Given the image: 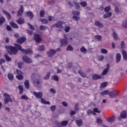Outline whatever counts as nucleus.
Wrapping results in <instances>:
<instances>
[{"label":"nucleus","mask_w":127,"mask_h":127,"mask_svg":"<svg viewBox=\"0 0 127 127\" xmlns=\"http://www.w3.org/2000/svg\"><path fill=\"white\" fill-rule=\"evenodd\" d=\"M5 48L7 49V51L9 54L10 55H13L14 54H16L17 52H18V51L16 48H15L14 47H12L11 46H5Z\"/></svg>","instance_id":"1"},{"label":"nucleus","mask_w":127,"mask_h":127,"mask_svg":"<svg viewBox=\"0 0 127 127\" xmlns=\"http://www.w3.org/2000/svg\"><path fill=\"white\" fill-rule=\"evenodd\" d=\"M14 46H15L16 48H17L18 50L21 51V52H22V53H24V54H32L33 53L32 50L30 49L25 50L21 48V46L17 44H14Z\"/></svg>","instance_id":"2"},{"label":"nucleus","mask_w":127,"mask_h":127,"mask_svg":"<svg viewBox=\"0 0 127 127\" xmlns=\"http://www.w3.org/2000/svg\"><path fill=\"white\" fill-rule=\"evenodd\" d=\"M64 38L65 39L61 40L62 45H66V44H68V42L66 39H68V40H72V36L70 34L64 35Z\"/></svg>","instance_id":"3"},{"label":"nucleus","mask_w":127,"mask_h":127,"mask_svg":"<svg viewBox=\"0 0 127 127\" xmlns=\"http://www.w3.org/2000/svg\"><path fill=\"white\" fill-rule=\"evenodd\" d=\"M16 78L19 80H23V73L18 69L16 70Z\"/></svg>","instance_id":"4"},{"label":"nucleus","mask_w":127,"mask_h":127,"mask_svg":"<svg viewBox=\"0 0 127 127\" xmlns=\"http://www.w3.org/2000/svg\"><path fill=\"white\" fill-rule=\"evenodd\" d=\"M4 102L5 104H7L9 102L11 103L12 102V99L10 98V96L7 93H4L3 94Z\"/></svg>","instance_id":"5"},{"label":"nucleus","mask_w":127,"mask_h":127,"mask_svg":"<svg viewBox=\"0 0 127 127\" xmlns=\"http://www.w3.org/2000/svg\"><path fill=\"white\" fill-rule=\"evenodd\" d=\"M54 26H56V27H58V28H63V27L66 26V24L64 22L59 21L54 25Z\"/></svg>","instance_id":"6"},{"label":"nucleus","mask_w":127,"mask_h":127,"mask_svg":"<svg viewBox=\"0 0 127 127\" xmlns=\"http://www.w3.org/2000/svg\"><path fill=\"white\" fill-rule=\"evenodd\" d=\"M33 38L37 43H39V42H41V41H42V38L41 37V36L39 34H35Z\"/></svg>","instance_id":"7"},{"label":"nucleus","mask_w":127,"mask_h":127,"mask_svg":"<svg viewBox=\"0 0 127 127\" xmlns=\"http://www.w3.org/2000/svg\"><path fill=\"white\" fill-rule=\"evenodd\" d=\"M127 112L125 111H122L120 113V117H118V120L119 121H121L122 119H127Z\"/></svg>","instance_id":"8"},{"label":"nucleus","mask_w":127,"mask_h":127,"mask_svg":"<svg viewBox=\"0 0 127 127\" xmlns=\"http://www.w3.org/2000/svg\"><path fill=\"white\" fill-rule=\"evenodd\" d=\"M22 59L23 61L25 62V63H27L28 64L32 63V60H31V59L28 58V57H23Z\"/></svg>","instance_id":"9"},{"label":"nucleus","mask_w":127,"mask_h":127,"mask_svg":"<svg viewBox=\"0 0 127 127\" xmlns=\"http://www.w3.org/2000/svg\"><path fill=\"white\" fill-rule=\"evenodd\" d=\"M56 53V51L54 49H51L49 51L47 52V54L49 56V57H52V56H54Z\"/></svg>","instance_id":"10"},{"label":"nucleus","mask_w":127,"mask_h":127,"mask_svg":"<svg viewBox=\"0 0 127 127\" xmlns=\"http://www.w3.org/2000/svg\"><path fill=\"white\" fill-rule=\"evenodd\" d=\"M25 41H26V38L25 37H21L17 40V43L21 44Z\"/></svg>","instance_id":"11"},{"label":"nucleus","mask_w":127,"mask_h":127,"mask_svg":"<svg viewBox=\"0 0 127 127\" xmlns=\"http://www.w3.org/2000/svg\"><path fill=\"white\" fill-rule=\"evenodd\" d=\"M33 95H35L36 98H38V99H41V98H42V92H36L35 91L33 92Z\"/></svg>","instance_id":"12"},{"label":"nucleus","mask_w":127,"mask_h":127,"mask_svg":"<svg viewBox=\"0 0 127 127\" xmlns=\"http://www.w3.org/2000/svg\"><path fill=\"white\" fill-rule=\"evenodd\" d=\"M118 96V92L115 91H111L109 93V97L110 98H115Z\"/></svg>","instance_id":"13"},{"label":"nucleus","mask_w":127,"mask_h":127,"mask_svg":"<svg viewBox=\"0 0 127 127\" xmlns=\"http://www.w3.org/2000/svg\"><path fill=\"white\" fill-rule=\"evenodd\" d=\"M121 59H122V55L120 53H118L116 55V62L119 63L121 62Z\"/></svg>","instance_id":"14"},{"label":"nucleus","mask_w":127,"mask_h":127,"mask_svg":"<svg viewBox=\"0 0 127 127\" xmlns=\"http://www.w3.org/2000/svg\"><path fill=\"white\" fill-rule=\"evenodd\" d=\"M107 68H105L102 73V75H107L108 72H109V68H110V64L107 65Z\"/></svg>","instance_id":"15"},{"label":"nucleus","mask_w":127,"mask_h":127,"mask_svg":"<svg viewBox=\"0 0 127 127\" xmlns=\"http://www.w3.org/2000/svg\"><path fill=\"white\" fill-rule=\"evenodd\" d=\"M22 12H23V6L21 5L20 9L17 12L18 16H20L22 14Z\"/></svg>","instance_id":"16"},{"label":"nucleus","mask_w":127,"mask_h":127,"mask_svg":"<svg viewBox=\"0 0 127 127\" xmlns=\"http://www.w3.org/2000/svg\"><path fill=\"white\" fill-rule=\"evenodd\" d=\"M95 25L96 26H98V27H99V28H103V24H102V23L98 21H95Z\"/></svg>","instance_id":"17"},{"label":"nucleus","mask_w":127,"mask_h":127,"mask_svg":"<svg viewBox=\"0 0 127 127\" xmlns=\"http://www.w3.org/2000/svg\"><path fill=\"white\" fill-rule=\"evenodd\" d=\"M122 55L123 56V58L124 60H127V52L125 50H123L122 52Z\"/></svg>","instance_id":"18"},{"label":"nucleus","mask_w":127,"mask_h":127,"mask_svg":"<svg viewBox=\"0 0 127 127\" xmlns=\"http://www.w3.org/2000/svg\"><path fill=\"white\" fill-rule=\"evenodd\" d=\"M92 79L98 80V79H102V76L99 74H94L92 76Z\"/></svg>","instance_id":"19"},{"label":"nucleus","mask_w":127,"mask_h":127,"mask_svg":"<svg viewBox=\"0 0 127 127\" xmlns=\"http://www.w3.org/2000/svg\"><path fill=\"white\" fill-rule=\"evenodd\" d=\"M16 22L18 23V24H23L24 23V19L21 18L16 20Z\"/></svg>","instance_id":"20"},{"label":"nucleus","mask_w":127,"mask_h":127,"mask_svg":"<svg viewBox=\"0 0 127 127\" xmlns=\"http://www.w3.org/2000/svg\"><path fill=\"white\" fill-rule=\"evenodd\" d=\"M76 123L78 127H81L83 125V121L81 119L76 120Z\"/></svg>","instance_id":"21"},{"label":"nucleus","mask_w":127,"mask_h":127,"mask_svg":"<svg viewBox=\"0 0 127 127\" xmlns=\"http://www.w3.org/2000/svg\"><path fill=\"white\" fill-rule=\"evenodd\" d=\"M26 16H28L30 18H32L33 17V14L30 11L26 12Z\"/></svg>","instance_id":"22"},{"label":"nucleus","mask_w":127,"mask_h":127,"mask_svg":"<svg viewBox=\"0 0 127 127\" xmlns=\"http://www.w3.org/2000/svg\"><path fill=\"white\" fill-rule=\"evenodd\" d=\"M41 103H42V104H44V105H50V103L49 101H46L43 98H41Z\"/></svg>","instance_id":"23"},{"label":"nucleus","mask_w":127,"mask_h":127,"mask_svg":"<svg viewBox=\"0 0 127 127\" xmlns=\"http://www.w3.org/2000/svg\"><path fill=\"white\" fill-rule=\"evenodd\" d=\"M112 16V12H108L104 15V18H109Z\"/></svg>","instance_id":"24"},{"label":"nucleus","mask_w":127,"mask_h":127,"mask_svg":"<svg viewBox=\"0 0 127 127\" xmlns=\"http://www.w3.org/2000/svg\"><path fill=\"white\" fill-rule=\"evenodd\" d=\"M52 80H54V81H56V82H58L59 81V77L57 75H53L51 77Z\"/></svg>","instance_id":"25"},{"label":"nucleus","mask_w":127,"mask_h":127,"mask_svg":"<svg viewBox=\"0 0 127 127\" xmlns=\"http://www.w3.org/2000/svg\"><path fill=\"white\" fill-rule=\"evenodd\" d=\"M10 25L14 28H18V25L13 22H10Z\"/></svg>","instance_id":"26"},{"label":"nucleus","mask_w":127,"mask_h":127,"mask_svg":"<svg viewBox=\"0 0 127 127\" xmlns=\"http://www.w3.org/2000/svg\"><path fill=\"white\" fill-rule=\"evenodd\" d=\"M116 118L115 116H113L112 117H110V118H108L107 121L109 122V123H113L114 121H115Z\"/></svg>","instance_id":"27"},{"label":"nucleus","mask_w":127,"mask_h":127,"mask_svg":"<svg viewBox=\"0 0 127 127\" xmlns=\"http://www.w3.org/2000/svg\"><path fill=\"white\" fill-rule=\"evenodd\" d=\"M7 77H8V78L9 79V80H10V81H12V80H13V79L14 78L13 77V74H12L11 73L8 74Z\"/></svg>","instance_id":"28"},{"label":"nucleus","mask_w":127,"mask_h":127,"mask_svg":"<svg viewBox=\"0 0 127 127\" xmlns=\"http://www.w3.org/2000/svg\"><path fill=\"white\" fill-rule=\"evenodd\" d=\"M3 13H4V14H6V15H7L8 19H10V18H11V17L10 16V14H9V13L7 12V11L3 10Z\"/></svg>","instance_id":"29"},{"label":"nucleus","mask_w":127,"mask_h":127,"mask_svg":"<svg viewBox=\"0 0 127 127\" xmlns=\"http://www.w3.org/2000/svg\"><path fill=\"white\" fill-rule=\"evenodd\" d=\"M24 84L26 89H28L29 88V81H28V80L25 81Z\"/></svg>","instance_id":"30"},{"label":"nucleus","mask_w":127,"mask_h":127,"mask_svg":"<svg viewBox=\"0 0 127 127\" xmlns=\"http://www.w3.org/2000/svg\"><path fill=\"white\" fill-rule=\"evenodd\" d=\"M50 75H51L50 72H48L47 73V75H46V76H45V77H44V79L45 80H48V79H49V78H50Z\"/></svg>","instance_id":"31"},{"label":"nucleus","mask_w":127,"mask_h":127,"mask_svg":"<svg viewBox=\"0 0 127 127\" xmlns=\"http://www.w3.org/2000/svg\"><path fill=\"white\" fill-rule=\"evenodd\" d=\"M54 71L55 73H61L62 72L61 70L59 69L58 67H56L55 68H54Z\"/></svg>","instance_id":"32"},{"label":"nucleus","mask_w":127,"mask_h":127,"mask_svg":"<svg viewBox=\"0 0 127 127\" xmlns=\"http://www.w3.org/2000/svg\"><path fill=\"white\" fill-rule=\"evenodd\" d=\"M122 26L125 28H127V20H125L123 22Z\"/></svg>","instance_id":"33"},{"label":"nucleus","mask_w":127,"mask_h":127,"mask_svg":"<svg viewBox=\"0 0 127 127\" xmlns=\"http://www.w3.org/2000/svg\"><path fill=\"white\" fill-rule=\"evenodd\" d=\"M40 30H46V29H48V27L44 25H41L40 26Z\"/></svg>","instance_id":"34"},{"label":"nucleus","mask_w":127,"mask_h":127,"mask_svg":"<svg viewBox=\"0 0 127 127\" xmlns=\"http://www.w3.org/2000/svg\"><path fill=\"white\" fill-rule=\"evenodd\" d=\"M101 52L103 53V54H108V51L106 49H101Z\"/></svg>","instance_id":"35"},{"label":"nucleus","mask_w":127,"mask_h":127,"mask_svg":"<svg viewBox=\"0 0 127 127\" xmlns=\"http://www.w3.org/2000/svg\"><path fill=\"white\" fill-rule=\"evenodd\" d=\"M101 111L99 110V109L97 108H95L93 109V113H97V114H101Z\"/></svg>","instance_id":"36"},{"label":"nucleus","mask_w":127,"mask_h":127,"mask_svg":"<svg viewBox=\"0 0 127 127\" xmlns=\"http://www.w3.org/2000/svg\"><path fill=\"white\" fill-rule=\"evenodd\" d=\"M40 21L44 23V24H47L48 23V20L46 19H41Z\"/></svg>","instance_id":"37"},{"label":"nucleus","mask_w":127,"mask_h":127,"mask_svg":"<svg viewBox=\"0 0 127 127\" xmlns=\"http://www.w3.org/2000/svg\"><path fill=\"white\" fill-rule=\"evenodd\" d=\"M87 115H94V116H96V114L94 113V112H92L91 110H88L87 111Z\"/></svg>","instance_id":"38"},{"label":"nucleus","mask_w":127,"mask_h":127,"mask_svg":"<svg viewBox=\"0 0 127 127\" xmlns=\"http://www.w3.org/2000/svg\"><path fill=\"white\" fill-rule=\"evenodd\" d=\"M121 47L122 49H125V48H126V43H125L124 41H122L121 42Z\"/></svg>","instance_id":"39"},{"label":"nucleus","mask_w":127,"mask_h":127,"mask_svg":"<svg viewBox=\"0 0 127 127\" xmlns=\"http://www.w3.org/2000/svg\"><path fill=\"white\" fill-rule=\"evenodd\" d=\"M109 94V90H105L101 93V95L102 96H106V95H108Z\"/></svg>","instance_id":"40"},{"label":"nucleus","mask_w":127,"mask_h":127,"mask_svg":"<svg viewBox=\"0 0 127 127\" xmlns=\"http://www.w3.org/2000/svg\"><path fill=\"white\" fill-rule=\"evenodd\" d=\"M37 78H38V75L36 73H33L32 74V79H33V80H34V79H36Z\"/></svg>","instance_id":"41"},{"label":"nucleus","mask_w":127,"mask_h":127,"mask_svg":"<svg viewBox=\"0 0 127 127\" xmlns=\"http://www.w3.org/2000/svg\"><path fill=\"white\" fill-rule=\"evenodd\" d=\"M66 68L68 70H71V69H72V63H68V65L66 66Z\"/></svg>","instance_id":"42"},{"label":"nucleus","mask_w":127,"mask_h":127,"mask_svg":"<svg viewBox=\"0 0 127 127\" xmlns=\"http://www.w3.org/2000/svg\"><path fill=\"white\" fill-rule=\"evenodd\" d=\"M96 122L98 124V125H101L102 124L103 120L101 118H98L96 119Z\"/></svg>","instance_id":"43"},{"label":"nucleus","mask_w":127,"mask_h":127,"mask_svg":"<svg viewBox=\"0 0 127 127\" xmlns=\"http://www.w3.org/2000/svg\"><path fill=\"white\" fill-rule=\"evenodd\" d=\"M3 22H5V18H4L3 17H2L0 18V24L3 23Z\"/></svg>","instance_id":"44"},{"label":"nucleus","mask_w":127,"mask_h":127,"mask_svg":"<svg viewBox=\"0 0 127 127\" xmlns=\"http://www.w3.org/2000/svg\"><path fill=\"white\" fill-rule=\"evenodd\" d=\"M18 88L19 90H20L19 93L22 94V93H23V87H22V86L19 85Z\"/></svg>","instance_id":"45"},{"label":"nucleus","mask_w":127,"mask_h":127,"mask_svg":"<svg viewBox=\"0 0 127 127\" xmlns=\"http://www.w3.org/2000/svg\"><path fill=\"white\" fill-rule=\"evenodd\" d=\"M61 125V126H67V125H68V121H64L62 122Z\"/></svg>","instance_id":"46"},{"label":"nucleus","mask_w":127,"mask_h":127,"mask_svg":"<svg viewBox=\"0 0 127 127\" xmlns=\"http://www.w3.org/2000/svg\"><path fill=\"white\" fill-rule=\"evenodd\" d=\"M78 73H79V74H80V75H81V76L83 78H86V75L84 74V73L83 72H82V71L78 70Z\"/></svg>","instance_id":"47"},{"label":"nucleus","mask_w":127,"mask_h":127,"mask_svg":"<svg viewBox=\"0 0 127 127\" xmlns=\"http://www.w3.org/2000/svg\"><path fill=\"white\" fill-rule=\"evenodd\" d=\"M80 51L81 52H83V53H87V50L86 49V48H85V47H82L81 49H80Z\"/></svg>","instance_id":"48"},{"label":"nucleus","mask_w":127,"mask_h":127,"mask_svg":"<svg viewBox=\"0 0 127 127\" xmlns=\"http://www.w3.org/2000/svg\"><path fill=\"white\" fill-rule=\"evenodd\" d=\"M113 36L115 40H117L118 39V35L117 34V33H116L115 32H113Z\"/></svg>","instance_id":"49"},{"label":"nucleus","mask_w":127,"mask_h":127,"mask_svg":"<svg viewBox=\"0 0 127 127\" xmlns=\"http://www.w3.org/2000/svg\"><path fill=\"white\" fill-rule=\"evenodd\" d=\"M67 51H72L73 47L71 45H68L67 48Z\"/></svg>","instance_id":"50"},{"label":"nucleus","mask_w":127,"mask_h":127,"mask_svg":"<svg viewBox=\"0 0 127 127\" xmlns=\"http://www.w3.org/2000/svg\"><path fill=\"white\" fill-rule=\"evenodd\" d=\"M21 99L22 100H25V101H27V100H28V97H27V96H26V95H22L21 97Z\"/></svg>","instance_id":"51"},{"label":"nucleus","mask_w":127,"mask_h":127,"mask_svg":"<svg viewBox=\"0 0 127 127\" xmlns=\"http://www.w3.org/2000/svg\"><path fill=\"white\" fill-rule=\"evenodd\" d=\"M107 82L102 83L100 86L101 88H105V87H107Z\"/></svg>","instance_id":"52"},{"label":"nucleus","mask_w":127,"mask_h":127,"mask_svg":"<svg viewBox=\"0 0 127 127\" xmlns=\"http://www.w3.org/2000/svg\"><path fill=\"white\" fill-rule=\"evenodd\" d=\"M104 58H105V57H104V56L102 55L98 57L99 61H103V60H104Z\"/></svg>","instance_id":"53"},{"label":"nucleus","mask_w":127,"mask_h":127,"mask_svg":"<svg viewBox=\"0 0 127 127\" xmlns=\"http://www.w3.org/2000/svg\"><path fill=\"white\" fill-rule=\"evenodd\" d=\"M4 57L6 61H11V59L9 58V57H8L7 55H5Z\"/></svg>","instance_id":"54"},{"label":"nucleus","mask_w":127,"mask_h":127,"mask_svg":"<svg viewBox=\"0 0 127 127\" xmlns=\"http://www.w3.org/2000/svg\"><path fill=\"white\" fill-rule=\"evenodd\" d=\"M44 49H45V47L44 45L39 46V50H40V51H42L43 50H44Z\"/></svg>","instance_id":"55"},{"label":"nucleus","mask_w":127,"mask_h":127,"mask_svg":"<svg viewBox=\"0 0 127 127\" xmlns=\"http://www.w3.org/2000/svg\"><path fill=\"white\" fill-rule=\"evenodd\" d=\"M110 10H111V6H108L105 8V11L106 12H109Z\"/></svg>","instance_id":"56"},{"label":"nucleus","mask_w":127,"mask_h":127,"mask_svg":"<svg viewBox=\"0 0 127 127\" xmlns=\"http://www.w3.org/2000/svg\"><path fill=\"white\" fill-rule=\"evenodd\" d=\"M33 83L34 86H37V85L39 84V81L37 80H34L33 81Z\"/></svg>","instance_id":"57"},{"label":"nucleus","mask_w":127,"mask_h":127,"mask_svg":"<svg viewBox=\"0 0 127 127\" xmlns=\"http://www.w3.org/2000/svg\"><path fill=\"white\" fill-rule=\"evenodd\" d=\"M80 3L82 6H83V7H85V6L87 5V3L85 1L81 2Z\"/></svg>","instance_id":"58"},{"label":"nucleus","mask_w":127,"mask_h":127,"mask_svg":"<svg viewBox=\"0 0 127 127\" xmlns=\"http://www.w3.org/2000/svg\"><path fill=\"white\" fill-rule=\"evenodd\" d=\"M95 39H97V40H98V41H100V40H101V39H102V36H101L100 35H97V36H95Z\"/></svg>","instance_id":"59"},{"label":"nucleus","mask_w":127,"mask_h":127,"mask_svg":"<svg viewBox=\"0 0 127 127\" xmlns=\"http://www.w3.org/2000/svg\"><path fill=\"white\" fill-rule=\"evenodd\" d=\"M72 13L73 14H74V15H80V12H77L75 10H73L72 11Z\"/></svg>","instance_id":"60"},{"label":"nucleus","mask_w":127,"mask_h":127,"mask_svg":"<svg viewBox=\"0 0 127 127\" xmlns=\"http://www.w3.org/2000/svg\"><path fill=\"white\" fill-rule=\"evenodd\" d=\"M64 30L65 32H69V31L70 30V27L69 26L65 27V28H64Z\"/></svg>","instance_id":"61"},{"label":"nucleus","mask_w":127,"mask_h":127,"mask_svg":"<svg viewBox=\"0 0 127 127\" xmlns=\"http://www.w3.org/2000/svg\"><path fill=\"white\" fill-rule=\"evenodd\" d=\"M44 13H45L44 11L41 10V11H40V15L41 17H43V16L44 15Z\"/></svg>","instance_id":"62"},{"label":"nucleus","mask_w":127,"mask_h":127,"mask_svg":"<svg viewBox=\"0 0 127 127\" xmlns=\"http://www.w3.org/2000/svg\"><path fill=\"white\" fill-rule=\"evenodd\" d=\"M28 25L29 26V28L32 29V30H34V27L31 25L29 23H28Z\"/></svg>","instance_id":"63"},{"label":"nucleus","mask_w":127,"mask_h":127,"mask_svg":"<svg viewBox=\"0 0 127 127\" xmlns=\"http://www.w3.org/2000/svg\"><path fill=\"white\" fill-rule=\"evenodd\" d=\"M72 18L74 19V20H79L80 19V18L78 16H73L72 17Z\"/></svg>","instance_id":"64"}]
</instances>
